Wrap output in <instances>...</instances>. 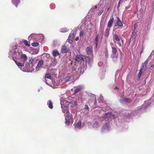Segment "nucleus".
<instances>
[{
    "instance_id": "51",
    "label": "nucleus",
    "mask_w": 154,
    "mask_h": 154,
    "mask_svg": "<svg viewBox=\"0 0 154 154\" xmlns=\"http://www.w3.org/2000/svg\"><path fill=\"white\" fill-rule=\"evenodd\" d=\"M121 46V45L120 44V46Z\"/></svg>"
},
{
    "instance_id": "34",
    "label": "nucleus",
    "mask_w": 154,
    "mask_h": 154,
    "mask_svg": "<svg viewBox=\"0 0 154 154\" xmlns=\"http://www.w3.org/2000/svg\"><path fill=\"white\" fill-rule=\"evenodd\" d=\"M75 70H76V69H75V67H73L70 69V70L71 71V72H73L74 71H75Z\"/></svg>"
},
{
    "instance_id": "17",
    "label": "nucleus",
    "mask_w": 154,
    "mask_h": 154,
    "mask_svg": "<svg viewBox=\"0 0 154 154\" xmlns=\"http://www.w3.org/2000/svg\"><path fill=\"white\" fill-rule=\"evenodd\" d=\"M43 60H40L38 63V64L37 66H36V68L37 69L40 68L41 66L43 64Z\"/></svg>"
},
{
    "instance_id": "44",
    "label": "nucleus",
    "mask_w": 154,
    "mask_h": 154,
    "mask_svg": "<svg viewBox=\"0 0 154 154\" xmlns=\"http://www.w3.org/2000/svg\"><path fill=\"white\" fill-rule=\"evenodd\" d=\"M151 67L152 68H154V64L152 65L151 66Z\"/></svg>"
},
{
    "instance_id": "38",
    "label": "nucleus",
    "mask_w": 154,
    "mask_h": 154,
    "mask_svg": "<svg viewBox=\"0 0 154 154\" xmlns=\"http://www.w3.org/2000/svg\"><path fill=\"white\" fill-rule=\"evenodd\" d=\"M68 42L69 43H72V39H71V38H68Z\"/></svg>"
},
{
    "instance_id": "5",
    "label": "nucleus",
    "mask_w": 154,
    "mask_h": 154,
    "mask_svg": "<svg viewBox=\"0 0 154 154\" xmlns=\"http://www.w3.org/2000/svg\"><path fill=\"white\" fill-rule=\"evenodd\" d=\"M82 89L83 87L81 85H79L77 86V88L76 89L74 92V94H76L77 93L80 91L82 90Z\"/></svg>"
},
{
    "instance_id": "19",
    "label": "nucleus",
    "mask_w": 154,
    "mask_h": 154,
    "mask_svg": "<svg viewBox=\"0 0 154 154\" xmlns=\"http://www.w3.org/2000/svg\"><path fill=\"white\" fill-rule=\"evenodd\" d=\"M148 60H146L142 64V66L141 68L142 69H143L144 68H145L146 66V65L147 63H148Z\"/></svg>"
},
{
    "instance_id": "10",
    "label": "nucleus",
    "mask_w": 154,
    "mask_h": 154,
    "mask_svg": "<svg viewBox=\"0 0 154 154\" xmlns=\"http://www.w3.org/2000/svg\"><path fill=\"white\" fill-rule=\"evenodd\" d=\"M52 54L55 57L59 55H60L59 52L57 50H53L52 51Z\"/></svg>"
},
{
    "instance_id": "47",
    "label": "nucleus",
    "mask_w": 154,
    "mask_h": 154,
    "mask_svg": "<svg viewBox=\"0 0 154 154\" xmlns=\"http://www.w3.org/2000/svg\"><path fill=\"white\" fill-rule=\"evenodd\" d=\"M45 81L46 82V79H45Z\"/></svg>"
},
{
    "instance_id": "33",
    "label": "nucleus",
    "mask_w": 154,
    "mask_h": 154,
    "mask_svg": "<svg viewBox=\"0 0 154 154\" xmlns=\"http://www.w3.org/2000/svg\"><path fill=\"white\" fill-rule=\"evenodd\" d=\"M103 10H101V11H100L98 13V16H100V15H101V14L103 13Z\"/></svg>"
},
{
    "instance_id": "24",
    "label": "nucleus",
    "mask_w": 154,
    "mask_h": 154,
    "mask_svg": "<svg viewBox=\"0 0 154 154\" xmlns=\"http://www.w3.org/2000/svg\"><path fill=\"white\" fill-rule=\"evenodd\" d=\"M39 43L38 42H33L32 44V46L34 47H37Z\"/></svg>"
},
{
    "instance_id": "3",
    "label": "nucleus",
    "mask_w": 154,
    "mask_h": 154,
    "mask_svg": "<svg viewBox=\"0 0 154 154\" xmlns=\"http://www.w3.org/2000/svg\"><path fill=\"white\" fill-rule=\"evenodd\" d=\"M117 19L116 22V25H115V26H119L120 27H122L123 26V23L120 20L119 17H117Z\"/></svg>"
},
{
    "instance_id": "35",
    "label": "nucleus",
    "mask_w": 154,
    "mask_h": 154,
    "mask_svg": "<svg viewBox=\"0 0 154 154\" xmlns=\"http://www.w3.org/2000/svg\"><path fill=\"white\" fill-rule=\"evenodd\" d=\"M72 103L74 104L75 106H77V102L76 101H75L72 102Z\"/></svg>"
},
{
    "instance_id": "43",
    "label": "nucleus",
    "mask_w": 154,
    "mask_h": 154,
    "mask_svg": "<svg viewBox=\"0 0 154 154\" xmlns=\"http://www.w3.org/2000/svg\"><path fill=\"white\" fill-rule=\"evenodd\" d=\"M121 3H119V2L118 5V8H119L120 7V5Z\"/></svg>"
},
{
    "instance_id": "40",
    "label": "nucleus",
    "mask_w": 154,
    "mask_h": 154,
    "mask_svg": "<svg viewBox=\"0 0 154 154\" xmlns=\"http://www.w3.org/2000/svg\"><path fill=\"white\" fill-rule=\"evenodd\" d=\"M107 53H108L107 49V48H106V51H105V53L106 55H107Z\"/></svg>"
},
{
    "instance_id": "26",
    "label": "nucleus",
    "mask_w": 154,
    "mask_h": 154,
    "mask_svg": "<svg viewBox=\"0 0 154 154\" xmlns=\"http://www.w3.org/2000/svg\"><path fill=\"white\" fill-rule=\"evenodd\" d=\"M15 62L17 66L20 67H22L23 66V65L22 63L20 62H17V60H15Z\"/></svg>"
},
{
    "instance_id": "48",
    "label": "nucleus",
    "mask_w": 154,
    "mask_h": 154,
    "mask_svg": "<svg viewBox=\"0 0 154 154\" xmlns=\"http://www.w3.org/2000/svg\"><path fill=\"white\" fill-rule=\"evenodd\" d=\"M115 88H117V87H116Z\"/></svg>"
},
{
    "instance_id": "46",
    "label": "nucleus",
    "mask_w": 154,
    "mask_h": 154,
    "mask_svg": "<svg viewBox=\"0 0 154 154\" xmlns=\"http://www.w3.org/2000/svg\"><path fill=\"white\" fill-rule=\"evenodd\" d=\"M96 123L97 124L98 123V122H96Z\"/></svg>"
},
{
    "instance_id": "23",
    "label": "nucleus",
    "mask_w": 154,
    "mask_h": 154,
    "mask_svg": "<svg viewBox=\"0 0 154 154\" xmlns=\"http://www.w3.org/2000/svg\"><path fill=\"white\" fill-rule=\"evenodd\" d=\"M112 52L114 54H116L117 52V49L116 48L112 47Z\"/></svg>"
},
{
    "instance_id": "39",
    "label": "nucleus",
    "mask_w": 154,
    "mask_h": 154,
    "mask_svg": "<svg viewBox=\"0 0 154 154\" xmlns=\"http://www.w3.org/2000/svg\"><path fill=\"white\" fill-rule=\"evenodd\" d=\"M85 109H87V110H88L89 109V107H88V105H85Z\"/></svg>"
},
{
    "instance_id": "28",
    "label": "nucleus",
    "mask_w": 154,
    "mask_h": 154,
    "mask_svg": "<svg viewBox=\"0 0 154 154\" xmlns=\"http://www.w3.org/2000/svg\"><path fill=\"white\" fill-rule=\"evenodd\" d=\"M45 77L49 79H51V75L49 74L48 73L46 74L45 75Z\"/></svg>"
},
{
    "instance_id": "11",
    "label": "nucleus",
    "mask_w": 154,
    "mask_h": 154,
    "mask_svg": "<svg viewBox=\"0 0 154 154\" xmlns=\"http://www.w3.org/2000/svg\"><path fill=\"white\" fill-rule=\"evenodd\" d=\"M20 58L21 59H23L24 62H25L27 60V57L26 54H23L21 55Z\"/></svg>"
},
{
    "instance_id": "30",
    "label": "nucleus",
    "mask_w": 154,
    "mask_h": 154,
    "mask_svg": "<svg viewBox=\"0 0 154 154\" xmlns=\"http://www.w3.org/2000/svg\"><path fill=\"white\" fill-rule=\"evenodd\" d=\"M97 8V6L95 5V6L94 7L91 8V11H95V9Z\"/></svg>"
},
{
    "instance_id": "6",
    "label": "nucleus",
    "mask_w": 154,
    "mask_h": 154,
    "mask_svg": "<svg viewBox=\"0 0 154 154\" xmlns=\"http://www.w3.org/2000/svg\"><path fill=\"white\" fill-rule=\"evenodd\" d=\"M69 51V50L68 48H67L65 46H63L61 49V52L63 53H67Z\"/></svg>"
},
{
    "instance_id": "27",
    "label": "nucleus",
    "mask_w": 154,
    "mask_h": 154,
    "mask_svg": "<svg viewBox=\"0 0 154 154\" xmlns=\"http://www.w3.org/2000/svg\"><path fill=\"white\" fill-rule=\"evenodd\" d=\"M24 43V44L26 46H30V45L28 43V41L26 40H24L23 41Z\"/></svg>"
},
{
    "instance_id": "41",
    "label": "nucleus",
    "mask_w": 154,
    "mask_h": 154,
    "mask_svg": "<svg viewBox=\"0 0 154 154\" xmlns=\"http://www.w3.org/2000/svg\"><path fill=\"white\" fill-rule=\"evenodd\" d=\"M125 0H119V3H122Z\"/></svg>"
},
{
    "instance_id": "13",
    "label": "nucleus",
    "mask_w": 154,
    "mask_h": 154,
    "mask_svg": "<svg viewBox=\"0 0 154 154\" xmlns=\"http://www.w3.org/2000/svg\"><path fill=\"white\" fill-rule=\"evenodd\" d=\"M132 100L129 98H126L125 97L123 98V100L122 101V102H128L130 103L131 102Z\"/></svg>"
},
{
    "instance_id": "32",
    "label": "nucleus",
    "mask_w": 154,
    "mask_h": 154,
    "mask_svg": "<svg viewBox=\"0 0 154 154\" xmlns=\"http://www.w3.org/2000/svg\"><path fill=\"white\" fill-rule=\"evenodd\" d=\"M142 69H141L140 71L139 74H138V76L139 77H140L142 74Z\"/></svg>"
},
{
    "instance_id": "42",
    "label": "nucleus",
    "mask_w": 154,
    "mask_h": 154,
    "mask_svg": "<svg viewBox=\"0 0 154 154\" xmlns=\"http://www.w3.org/2000/svg\"><path fill=\"white\" fill-rule=\"evenodd\" d=\"M79 39V37H77L75 39V40L76 41H77Z\"/></svg>"
},
{
    "instance_id": "1",
    "label": "nucleus",
    "mask_w": 154,
    "mask_h": 154,
    "mask_svg": "<svg viewBox=\"0 0 154 154\" xmlns=\"http://www.w3.org/2000/svg\"><path fill=\"white\" fill-rule=\"evenodd\" d=\"M63 112L66 113L65 123L68 126L72 121V117L71 114H69V109L67 107H65L62 109Z\"/></svg>"
},
{
    "instance_id": "4",
    "label": "nucleus",
    "mask_w": 154,
    "mask_h": 154,
    "mask_svg": "<svg viewBox=\"0 0 154 154\" xmlns=\"http://www.w3.org/2000/svg\"><path fill=\"white\" fill-rule=\"evenodd\" d=\"M114 21V18L112 17V18L109 20L107 24V27L108 28H110L112 26Z\"/></svg>"
},
{
    "instance_id": "37",
    "label": "nucleus",
    "mask_w": 154,
    "mask_h": 154,
    "mask_svg": "<svg viewBox=\"0 0 154 154\" xmlns=\"http://www.w3.org/2000/svg\"><path fill=\"white\" fill-rule=\"evenodd\" d=\"M143 50H144V48H143V46H142V49H141V50L140 51V55H141L142 53L143 52Z\"/></svg>"
},
{
    "instance_id": "9",
    "label": "nucleus",
    "mask_w": 154,
    "mask_h": 154,
    "mask_svg": "<svg viewBox=\"0 0 154 154\" xmlns=\"http://www.w3.org/2000/svg\"><path fill=\"white\" fill-rule=\"evenodd\" d=\"M84 69L81 66H80L78 68V72L80 74H83L84 72Z\"/></svg>"
},
{
    "instance_id": "20",
    "label": "nucleus",
    "mask_w": 154,
    "mask_h": 154,
    "mask_svg": "<svg viewBox=\"0 0 154 154\" xmlns=\"http://www.w3.org/2000/svg\"><path fill=\"white\" fill-rule=\"evenodd\" d=\"M82 125V122L81 121H79L76 124L75 127V128H80Z\"/></svg>"
},
{
    "instance_id": "22",
    "label": "nucleus",
    "mask_w": 154,
    "mask_h": 154,
    "mask_svg": "<svg viewBox=\"0 0 154 154\" xmlns=\"http://www.w3.org/2000/svg\"><path fill=\"white\" fill-rule=\"evenodd\" d=\"M111 116V113L110 112H108L105 114V115L104 116V117L105 119H106L110 117Z\"/></svg>"
},
{
    "instance_id": "8",
    "label": "nucleus",
    "mask_w": 154,
    "mask_h": 154,
    "mask_svg": "<svg viewBox=\"0 0 154 154\" xmlns=\"http://www.w3.org/2000/svg\"><path fill=\"white\" fill-rule=\"evenodd\" d=\"M110 30V29L108 28L106 29L104 33V35L107 38L109 36Z\"/></svg>"
},
{
    "instance_id": "18",
    "label": "nucleus",
    "mask_w": 154,
    "mask_h": 154,
    "mask_svg": "<svg viewBox=\"0 0 154 154\" xmlns=\"http://www.w3.org/2000/svg\"><path fill=\"white\" fill-rule=\"evenodd\" d=\"M90 60V58L88 57H85L83 58V60L85 61L86 63H89Z\"/></svg>"
},
{
    "instance_id": "16",
    "label": "nucleus",
    "mask_w": 154,
    "mask_h": 154,
    "mask_svg": "<svg viewBox=\"0 0 154 154\" xmlns=\"http://www.w3.org/2000/svg\"><path fill=\"white\" fill-rule=\"evenodd\" d=\"M98 37L99 35L97 34L95 39V43L96 44V47L97 48V43L98 42Z\"/></svg>"
},
{
    "instance_id": "21",
    "label": "nucleus",
    "mask_w": 154,
    "mask_h": 154,
    "mask_svg": "<svg viewBox=\"0 0 154 154\" xmlns=\"http://www.w3.org/2000/svg\"><path fill=\"white\" fill-rule=\"evenodd\" d=\"M86 51L88 54H91V50L89 47H87L86 48Z\"/></svg>"
},
{
    "instance_id": "36",
    "label": "nucleus",
    "mask_w": 154,
    "mask_h": 154,
    "mask_svg": "<svg viewBox=\"0 0 154 154\" xmlns=\"http://www.w3.org/2000/svg\"><path fill=\"white\" fill-rule=\"evenodd\" d=\"M65 79L66 81L69 80L70 79V77L69 76H67L65 77Z\"/></svg>"
},
{
    "instance_id": "50",
    "label": "nucleus",
    "mask_w": 154,
    "mask_h": 154,
    "mask_svg": "<svg viewBox=\"0 0 154 154\" xmlns=\"http://www.w3.org/2000/svg\"><path fill=\"white\" fill-rule=\"evenodd\" d=\"M31 60H30V61H29V63H30V61H31Z\"/></svg>"
},
{
    "instance_id": "14",
    "label": "nucleus",
    "mask_w": 154,
    "mask_h": 154,
    "mask_svg": "<svg viewBox=\"0 0 154 154\" xmlns=\"http://www.w3.org/2000/svg\"><path fill=\"white\" fill-rule=\"evenodd\" d=\"M115 39L117 41H119L121 38V37H119L117 34H115L113 35Z\"/></svg>"
},
{
    "instance_id": "7",
    "label": "nucleus",
    "mask_w": 154,
    "mask_h": 154,
    "mask_svg": "<svg viewBox=\"0 0 154 154\" xmlns=\"http://www.w3.org/2000/svg\"><path fill=\"white\" fill-rule=\"evenodd\" d=\"M83 58L81 55H78L75 58V60L77 62H79L83 60Z\"/></svg>"
},
{
    "instance_id": "25",
    "label": "nucleus",
    "mask_w": 154,
    "mask_h": 154,
    "mask_svg": "<svg viewBox=\"0 0 154 154\" xmlns=\"http://www.w3.org/2000/svg\"><path fill=\"white\" fill-rule=\"evenodd\" d=\"M137 32L136 30H134L132 32V34L131 35V36L133 38H135V35Z\"/></svg>"
},
{
    "instance_id": "2",
    "label": "nucleus",
    "mask_w": 154,
    "mask_h": 154,
    "mask_svg": "<svg viewBox=\"0 0 154 154\" xmlns=\"http://www.w3.org/2000/svg\"><path fill=\"white\" fill-rule=\"evenodd\" d=\"M109 125L110 124L109 122H106L105 123L101 129L102 131L103 132L106 130H109Z\"/></svg>"
},
{
    "instance_id": "29",
    "label": "nucleus",
    "mask_w": 154,
    "mask_h": 154,
    "mask_svg": "<svg viewBox=\"0 0 154 154\" xmlns=\"http://www.w3.org/2000/svg\"><path fill=\"white\" fill-rule=\"evenodd\" d=\"M74 35L73 33H70L69 35L68 38H70L71 39H72L73 38Z\"/></svg>"
},
{
    "instance_id": "31",
    "label": "nucleus",
    "mask_w": 154,
    "mask_h": 154,
    "mask_svg": "<svg viewBox=\"0 0 154 154\" xmlns=\"http://www.w3.org/2000/svg\"><path fill=\"white\" fill-rule=\"evenodd\" d=\"M84 33L83 31H81L79 33V36L82 37L84 35Z\"/></svg>"
},
{
    "instance_id": "49",
    "label": "nucleus",
    "mask_w": 154,
    "mask_h": 154,
    "mask_svg": "<svg viewBox=\"0 0 154 154\" xmlns=\"http://www.w3.org/2000/svg\"><path fill=\"white\" fill-rule=\"evenodd\" d=\"M153 4H154V1L153 2Z\"/></svg>"
},
{
    "instance_id": "12",
    "label": "nucleus",
    "mask_w": 154,
    "mask_h": 154,
    "mask_svg": "<svg viewBox=\"0 0 154 154\" xmlns=\"http://www.w3.org/2000/svg\"><path fill=\"white\" fill-rule=\"evenodd\" d=\"M12 2L13 4L17 7V4H19L20 2V0H12Z\"/></svg>"
},
{
    "instance_id": "15",
    "label": "nucleus",
    "mask_w": 154,
    "mask_h": 154,
    "mask_svg": "<svg viewBox=\"0 0 154 154\" xmlns=\"http://www.w3.org/2000/svg\"><path fill=\"white\" fill-rule=\"evenodd\" d=\"M48 107L51 109H52L53 108V103L51 100H49L48 102Z\"/></svg>"
},
{
    "instance_id": "45",
    "label": "nucleus",
    "mask_w": 154,
    "mask_h": 154,
    "mask_svg": "<svg viewBox=\"0 0 154 154\" xmlns=\"http://www.w3.org/2000/svg\"><path fill=\"white\" fill-rule=\"evenodd\" d=\"M109 8H108L107 9V11H109Z\"/></svg>"
}]
</instances>
